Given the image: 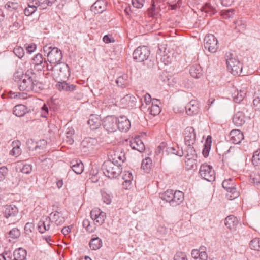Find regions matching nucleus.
<instances>
[{"mask_svg": "<svg viewBox=\"0 0 260 260\" xmlns=\"http://www.w3.org/2000/svg\"><path fill=\"white\" fill-rule=\"evenodd\" d=\"M13 148L10 151V154L13 156H18L21 153V150L20 148V142L13 143Z\"/></svg>", "mask_w": 260, "mask_h": 260, "instance_id": "41", "label": "nucleus"}, {"mask_svg": "<svg viewBox=\"0 0 260 260\" xmlns=\"http://www.w3.org/2000/svg\"><path fill=\"white\" fill-rule=\"evenodd\" d=\"M173 194V190H167L160 196V198L167 202L169 203L171 205V202L172 200V197Z\"/></svg>", "mask_w": 260, "mask_h": 260, "instance_id": "42", "label": "nucleus"}, {"mask_svg": "<svg viewBox=\"0 0 260 260\" xmlns=\"http://www.w3.org/2000/svg\"><path fill=\"white\" fill-rule=\"evenodd\" d=\"M150 55V50L147 46L137 47L133 52V59L137 62H141L148 59Z\"/></svg>", "mask_w": 260, "mask_h": 260, "instance_id": "7", "label": "nucleus"}, {"mask_svg": "<svg viewBox=\"0 0 260 260\" xmlns=\"http://www.w3.org/2000/svg\"><path fill=\"white\" fill-rule=\"evenodd\" d=\"M230 194H228V196L230 198V199H234L238 197V192L236 191V189L234 185L231 187V188L226 190Z\"/></svg>", "mask_w": 260, "mask_h": 260, "instance_id": "50", "label": "nucleus"}, {"mask_svg": "<svg viewBox=\"0 0 260 260\" xmlns=\"http://www.w3.org/2000/svg\"><path fill=\"white\" fill-rule=\"evenodd\" d=\"M252 164L255 166L260 167V150L255 151L252 156Z\"/></svg>", "mask_w": 260, "mask_h": 260, "instance_id": "47", "label": "nucleus"}, {"mask_svg": "<svg viewBox=\"0 0 260 260\" xmlns=\"http://www.w3.org/2000/svg\"><path fill=\"white\" fill-rule=\"evenodd\" d=\"M184 200V193L180 191H173L172 200L171 202V206H176L180 204Z\"/></svg>", "mask_w": 260, "mask_h": 260, "instance_id": "20", "label": "nucleus"}, {"mask_svg": "<svg viewBox=\"0 0 260 260\" xmlns=\"http://www.w3.org/2000/svg\"><path fill=\"white\" fill-rule=\"evenodd\" d=\"M56 0H38L36 1V4L40 6L41 9H46L47 6H51Z\"/></svg>", "mask_w": 260, "mask_h": 260, "instance_id": "37", "label": "nucleus"}, {"mask_svg": "<svg viewBox=\"0 0 260 260\" xmlns=\"http://www.w3.org/2000/svg\"><path fill=\"white\" fill-rule=\"evenodd\" d=\"M26 251L22 248L16 249L13 253V260H26Z\"/></svg>", "mask_w": 260, "mask_h": 260, "instance_id": "32", "label": "nucleus"}, {"mask_svg": "<svg viewBox=\"0 0 260 260\" xmlns=\"http://www.w3.org/2000/svg\"><path fill=\"white\" fill-rule=\"evenodd\" d=\"M125 158L124 153L119 149L110 152L109 155V160H111L112 162L116 164L121 165L124 161Z\"/></svg>", "mask_w": 260, "mask_h": 260, "instance_id": "12", "label": "nucleus"}, {"mask_svg": "<svg viewBox=\"0 0 260 260\" xmlns=\"http://www.w3.org/2000/svg\"><path fill=\"white\" fill-rule=\"evenodd\" d=\"M233 122L237 126L242 125L245 122L244 113L242 111L236 112L233 117Z\"/></svg>", "mask_w": 260, "mask_h": 260, "instance_id": "23", "label": "nucleus"}, {"mask_svg": "<svg viewBox=\"0 0 260 260\" xmlns=\"http://www.w3.org/2000/svg\"><path fill=\"white\" fill-rule=\"evenodd\" d=\"M90 248L92 250L99 249L102 246V240L96 235H93L89 243Z\"/></svg>", "mask_w": 260, "mask_h": 260, "instance_id": "26", "label": "nucleus"}, {"mask_svg": "<svg viewBox=\"0 0 260 260\" xmlns=\"http://www.w3.org/2000/svg\"><path fill=\"white\" fill-rule=\"evenodd\" d=\"M229 137L230 141L235 144H239L244 138L243 133L239 129L231 131Z\"/></svg>", "mask_w": 260, "mask_h": 260, "instance_id": "14", "label": "nucleus"}, {"mask_svg": "<svg viewBox=\"0 0 260 260\" xmlns=\"http://www.w3.org/2000/svg\"><path fill=\"white\" fill-rule=\"evenodd\" d=\"M43 51L47 54V61L50 64L55 66L61 63L62 54L59 48L46 45L43 47Z\"/></svg>", "mask_w": 260, "mask_h": 260, "instance_id": "4", "label": "nucleus"}, {"mask_svg": "<svg viewBox=\"0 0 260 260\" xmlns=\"http://www.w3.org/2000/svg\"><path fill=\"white\" fill-rule=\"evenodd\" d=\"M204 46L211 53H215L218 49L217 39L212 34L206 35L204 40Z\"/></svg>", "mask_w": 260, "mask_h": 260, "instance_id": "8", "label": "nucleus"}, {"mask_svg": "<svg viewBox=\"0 0 260 260\" xmlns=\"http://www.w3.org/2000/svg\"><path fill=\"white\" fill-rule=\"evenodd\" d=\"M235 29L237 30L238 31L242 32L245 30L246 25L243 20H237L235 22Z\"/></svg>", "mask_w": 260, "mask_h": 260, "instance_id": "46", "label": "nucleus"}, {"mask_svg": "<svg viewBox=\"0 0 260 260\" xmlns=\"http://www.w3.org/2000/svg\"><path fill=\"white\" fill-rule=\"evenodd\" d=\"M186 113L191 116L197 114L199 111L198 102L196 100L190 101L185 106Z\"/></svg>", "mask_w": 260, "mask_h": 260, "instance_id": "16", "label": "nucleus"}, {"mask_svg": "<svg viewBox=\"0 0 260 260\" xmlns=\"http://www.w3.org/2000/svg\"><path fill=\"white\" fill-rule=\"evenodd\" d=\"M212 143V138L211 136H208L205 143L204 145V148L203 149L202 153L205 157H207L209 153V151L211 149Z\"/></svg>", "mask_w": 260, "mask_h": 260, "instance_id": "34", "label": "nucleus"}, {"mask_svg": "<svg viewBox=\"0 0 260 260\" xmlns=\"http://www.w3.org/2000/svg\"><path fill=\"white\" fill-rule=\"evenodd\" d=\"M238 223V219L233 215L228 216L225 219L224 224L229 229H234Z\"/></svg>", "mask_w": 260, "mask_h": 260, "instance_id": "29", "label": "nucleus"}, {"mask_svg": "<svg viewBox=\"0 0 260 260\" xmlns=\"http://www.w3.org/2000/svg\"><path fill=\"white\" fill-rule=\"evenodd\" d=\"M246 94V91L245 90H236L232 93V96L235 102L239 103L243 101Z\"/></svg>", "mask_w": 260, "mask_h": 260, "instance_id": "28", "label": "nucleus"}, {"mask_svg": "<svg viewBox=\"0 0 260 260\" xmlns=\"http://www.w3.org/2000/svg\"><path fill=\"white\" fill-rule=\"evenodd\" d=\"M57 89L60 91L73 92L76 89V86L74 84L67 83L64 81H59L56 85Z\"/></svg>", "mask_w": 260, "mask_h": 260, "instance_id": "17", "label": "nucleus"}, {"mask_svg": "<svg viewBox=\"0 0 260 260\" xmlns=\"http://www.w3.org/2000/svg\"><path fill=\"white\" fill-rule=\"evenodd\" d=\"M26 145L30 150H37L39 147L37 143L34 142L32 139H28L27 141Z\"/></svg>", "mask_w": 260, "mask_h": 260, "instance_id": "57", "label": "nucleus"}, {"mask_svg": "<svg viewBox=\"0 0 260 260\" xmlns=\"http://www.w3.org/2000/svg\"><path fill=\"white\" fill-rule=\"evenodd\" d=\"M184 142L186 146H192L196 140L194 129L192 127H187L184 131Z\"/></svg>", "mask_w": 260, "mask_h": 260, "instance_id": "10", "label": "nucleus"}, {"mask_svg": "<svg viewBox=\"0 0 260 260\" xmlns=\"http://www.w3.org/2000/svg\"><path fill=\"white\" fill-rule=\"evenodd\" d=\"M38 5L36 4H28V7L26 8L24 10V13L26 16H30L32 14L37 10Z\"/></svg>", "mask_w": 260, "mask_h": 260, "instance_id": "45", "label": "nucleus"}, {"mask_svg": "<svg viewBox=\"0 0 260 260\" xmlns=\"http://www.w3.org/2000/svg\"><path fill=\"white\" fill-rule=\"evenodd\" d=\"M201 10L202 12H204L209 16H212L215 14L217 11L215 8L211 5L209 3H206L201 8Z\"/></svg>", "mask_w": 260, "mask_h": 260, "instance_id": "35", "label": "nucleus"}, {"mask_svg": "<svg viewBox=\"0 0 260 260\" xmlns=\"http://www.w3.org/2000/svg\"><path fill=\"white\" fill-rule=\"evenodd\" d=\"M199 174L203 179L209 182L214 181L215 179V173L213 167L206 163L201 166Z\"/></svg>", "mask_w": 260, "mask_h": 260, "instance_id": "5", "label": "nucleus"}, {"mask_svg": "<svg viewBox=\"0 0 260 260\" xmlns=\"http://www.w3.org/2000/svg\"><path fill=\"white\" fill-rule=\"evenodd\" d=\"M13 80L17 83L20 91L37 92L44 88L43 85L36 80V75L32 69L27 70L25 74L16 72L13 76Z\"/></svg>", "mask_w": 260, "mask_h": 260, "instance_id": "1", "label": "nucleus"}, {"mask_svg": "<svg viewBox=\"0 0 260 260\" xmlns=\"http://www.w3.org/2000/svg\"><path fill=\"white\" fill-rule=\"evenodd\" d=\"M106 8V3L103 0H98L91 7V11L95 14L102 13Z\"/></svg>", "mask_w": 260, "mask_h": 260, "instance_id": "19", "label": "nucleus"}, {"mask_svg": "<svg viewBox=\"0 0 260 260\" xmlns=\"http://www.w3.org/2000/svg\"><path fill=\"white\" fill-rule=\"evenodd\" d=\"M9 236L13 239L18 238L20 235V232L17 228H13L9 232Z\"/></svg>", "mask_w": 260, "mask_h": 260, "instance_id": "59", "label": "nucleus"}, {"mask_svg": "<svg viewBox=\"0 0 260 260\" xmlns=\"http://www.w3.org/2000/svg\"><path fill=\"white\" fill-rule=\"evenodd\" d=\"M102 170L106 177L113 179L120 175L122 172V167L121 164H114L111 160H108L102 165Z\"/></svg>", "mask_w": 260, "mask_h": 260, "instance_id": "3", "label": "nucleus"}, {"mask_svg": "<svg viewBox=\"0 0 260 260\" xmlns=\"http://www.w3.org/2000/svg\"><path fill=\"white\" fill-rule=\"evenodd\" d=\"M87 122L91 129H96L101 125V117L98 115L91 114L90 115Z\"/></svg>", "mask_w": 260, "mask_h": 260, "instance_id": "18", "label": "nucleus"}, {"mask_svg": "<svg viewBox=\"0 0 260 260\" xmlns=\"http://www.w3.org/2000/svg\"><path fill=\"white\" fill-rule=\"evenodd\" d=\"M167 144L165 142H162L157 147L156 149L155 153L157 155H159L161 153V152L164 151V149L166 148Z\"/></svg>", "mask_w": 260, "mask_h": 260, "instance_id": "64", "label": "nucleus"}, {"mask_svg": "<svg viewBox=\"0 0 260 260\" xmlns=\"http://www.w3.org/2000/svg\"><path fill=\"white\" fill-rule=\"evenodd\" d=\"M249 247L252 250L260 251V238H255L251 240L249 243Z\"/></svg>", "mask_w": 260, "mask_h": 260, "instance_id": "40", "label": "nucleus"}, {"mask_svg": "<svg viewBox=\"0 0 260 260\" xmlns=\"http://www.w3.org/2000/svg\"><path fill=\"white\" fill-rule=\"evenodd\" d=\"M186 146L185 158H197V154L193 146Z\"/></svg>", "mask_w": 260, "mask_h": 260, "instance_id": "39", "label": "nucleus"}, {"mask_svg": "<svg viewBox=\"0 0 260 260\" xmlns=\"http://www.w3.org/2000/svg\"><path fill=\"white\" fill-rule=\"evenodd\" d=\"M222 185L226 190H228L231 187L234 185V180L231 178L224 180L222 182Z\"/></svg>", "mask_w": 260, "mask_h": 260, "instance_id": "56", "label": "nucleus"}, {"mask_svg": "<svg viewBox=\"0 0 260 260\" xmlns=\"http://www.w3.org/2000/svg\"><path fill=\"white\" fill-rule=\"evenodd\" d=\"M165 0H152V3L151 7L148 9L149 12L151 14L153 15L156 10V6L161 10V3L164 2Z\"/></svg>", "mask_w": 260, "mask_h": 260, "instance_id": "38", "label": "nucleus"}, {"mask_svg": "<svg viewBox=\"0 0 260 260\" xmlns=\"http://www.w3.org/2000/svg\"><path fill=\"white\" fill-rule=\"evenodd\" d=\"M117 128L121 132H127L131 127V122L125 116L117 118Z\"/></svg>", "mask_w": 260, "mask_h": 260, "instance_id": "13", "label": "nucleus"}, {"mask_svg": "<svg viewBox=\"0 0 260 260\" xmlns=\"http://www.w3.org/2000/svg\"><path fill=\"white\" fill-rule=\"evenodd\" d=\"M152 165V160L149 157H147L143 160L141 164V168L144 170L148 171L151 168Z\"/></svg>", "mask_w": 260, "mask_h": 260, "instance_id": "44", "label": "nucleus"}, {"mask_svg": "<svg viewBox=\"0 0 260 260\" xmlns=\"http://www.w3.org/2000/svg\"><path fill=\"white\" fill-rule=\"evenodd\" d=\"M123 179L124 180L123 185L125 186L127 188V185L129 186L133 180L132 173L129 172H125L123 176Z\"/></svg>", "mask_w": 260, "mask_h": 260, "instance_id": "43", "label": "nucleus"}, {"mask_svg": "<svg viewBox=\"0 0 260 260\" xmlns=\"http://www.w3.org/2000/svg\"><path fill=\"white\" fill-rule=\"evenodd\" d=\"M185 168L186 170H189L193 169L197 167V158H185Z\"/></svg>", "mask_w": 260, "mask_h": 260, "instance_id": "36", "label": "nucleus"}, {"mask_svg": "<svg viewBox=\"0 0 260 260\" xmlns=\"http://www.w3.org/2000/svg\"><path fill=\"white\" fill-rule=\"evenodd\" d=\"M49 109L47 105L45 104L41 108V116L42 117L46 118L48 114Z\"/></svg>", "mask_w": 260, "mask_h": 260, "instance_id": "63", "label": "nucleus"}, {"mask_svg": "<svg viewBox=\"0 0 260 260\" xmlns=\"http://www.w3.org/2000/svg\"><path fill=\"white\" fill-rule=\"evenodd\" d=\"M32 170L31 166L29 164H23L22 168L20 169L21 172L24 174H29Z\"/></svg>", "mask_w": 260, "mask_h": 260, "instance_id": "62", "label": "nucleus"}, {"mask_svg": "<svg viewBox=\"0 0 260 260\" xmlns=\"http://www.w3.org/2000/svg\"><path fill=\"white\" fill-rule=\"evenodd\" d=\"M117 117L110 116L104 118L103 126L108 132H114L117 129Z\"/></svg>", "mask_w": 260, "mask_h": 260, "instance_id": "9", "label": "nucleus"}, {"mask_svg": "<svg viewBox=\"0 0 260 260\" xmlns=\"http://www.w3.org/2000/svg\"><path fill=\"white\" fill-rule=\"evenodd\" d=\"M27 112L26 107L22 104L17 105L14 107L13 114L17 117H21Z\"/></svg>", "mask_w": 260, "mask_h": 260, "instance_id": "31", "label": "nucleus"}, {"mask_svg": "<svg viewBox=\"0 0 260 260\" xmlns=\"http://www.w3.org/2000/svg\"><path fill=\"white\" fill-rule=\"evenodd\" d=\"M251 183L258 185L260 183V173H253L250 175Z\"/></svg>", "mask_w": 260, "mask_h": 260, "instance_id": "52", "label": "nucleus"}, {"mask_svg": "<svg viewBox=\"0 0 260 260\" xmlns=\"http://www.w3.org/2000/svg\"><path fill=\"white\" fill-rule=\"evenodd\" d=\"M131 146L132 149L140 152H143L145 150V145L139 137H135L131 141Z\"/></svg>", "mask_w": 260, "mask_h": 260, "instance_id": "21", "label": "nucleus"}, {"mask_svg": "<svg viewBox=\"0 0 260 260\" xmlns=\"http://www.w3.org/2000/svg\"><path fill=\"white\" fill-rule=\"evenodd\" d=\"M102 197L103 202L106 204H110L111 203L112 198L110 194L104 192L102 193Z\"/></svg>", "mask_w": 260, "mask_h": 260, "instance_id": "60", "label": "nucleus"}, {"mask_svg": "<svg viewBox=\"0 0 260 260\" xmlns=\"http://www.w3.org/2000/svg\"><path fill=\"white\" fill-rule=\"evenodd\" d=\"M127 76L126 75L119 76L116 80V82L118 86L123 87L127 83Z\"/></svg>", "mask_w": 260, "mask_h": 260, "instance_id": "48", "label": "nucleus"}, {"mask_svg": "<svg viewBox=\"0 0 260 260\" xmlns=\"http://www.w3.org/2000/svg\"><path fill=\"white\" fill-rule=\"evenodd\" d=\"M225 59L228 70L234 75L240 74L242 70V65L237 58L234 52L229 51L226 53Z\"/></svg>", "mask_w": 260, "mask_h": 260, "instance_id": "2", "label": "nucleus"}, {"mask_svg": "<svg viewBox=\"0 0 260 260\" xmlns=\"http://www.w3.org/2000/svg\"><path fill=\"white\" fill-rule=\"evenodd\" d=\"M32 63L35 70L42 71L45 68L47 61L43 57L42 54L38 53L33 57Z\"/></svg>", "mask_w": 260, "mask_h": 260, "instance_id": "11", "label": "nucleus"}, {"mask_svg": "<svg viewBox=\"0 0 260 260\" xmlns=\"http://www.w3.org/2000/svg\"><path fill=\"white\" fill-rule=\"evenodd\" d=\"M174 260H187V259L185 253L178 252L174 255Z\"/></svg>", "mask_w": 260, "mask_h": 260, "instance_id": "61", "label": "nucleus"}, {"mask_svg": "<svg viewBox=\"0 0 260 260\" xmlns=\"http://www.w3.org/2000/svg\"><path fill=\"white\" fill-rule=\"evenodd\" d=\"M166 151L168 154H175L179 157H182L184 155L182 148H180L178 146L176 147H168Z\"/></svg>", "mask_w": 260, "mask_h": 260, "instance_id": "33", "label": "nucleus"}, {"mask_svg": "<svg viewBox=\"0 0 260 260\" xmlns=\"http://www.w3.org/2000/svg\"><path fill=\"white\" fill-rule=\"evenodd\" d=\"M14 54L19 58H21L24 56V50L21 47H16L13 49Z\"/></svg>", "mask_w": 260, "mask_h": 260, "instance_id": "53", "label": "nucleus"}, {"mask_svg": "<svg viewBox=\"0 0 260 260\" xmlns=\"http://www.w3.org/2000/svg\"><path fill=\"white\" fill-rule=\"evenodd\" d=\"M4 216L10 221L14 222L18 220L19 211L14 205H6L3 210Z\"/></svg>", "mask_w": 260, "mask_h": 260, "instance_id": "6", "label": "nucleus"}, {"mask_svg": "<svg viewBox=\"0 0 260 260\" xmlns=\"http://www.w3.org/2000/svg\"><path fill=\"white\" fill-rule=\"evenodd\" d=\"M49 219L57 225H61L65 222V218L63 216L62 213L58 211L52 212L50 214Z\"/></svg>", "mask_w": 260, "mask_h": 260, "instance_id": "15", "label": "nucleus"}, {"mask_svg": "<svg viewBox=\"0 0 260 260\" xmlns=\"http://www.w3.org/2000/svg\"><path fill=\"white\" fill-rule=\"evenodd\" d=\"M189 73L192 77L196 79L200 78L203 75V70L199 64L192 65L189 69Z\"/></svg>", "mask_w": 260, "mask_h": 260, "instance_id": "25", "label": "nucleus"}, {"mask_svg": "<svg viewBox=\"0 0 260 260\" xmlns=\"http://www.w3.org/2000/svg\"><path fill=\"white\" fill-rule=\"evenodd\" d=\"M59 72L58 76L60 77L61 81L66 79H68L70 76V72L69 67L67 64H63L59 68Z\"/></svg>", "mask_w": 260, "mask_h": 260, "instance_id": "27", "label": "nucleus"}, {"mask_svg": "<svg viewBox=\"0 0 260 260\" xmlns=\"http://www.w3.org/2000/svg\"><path fill=\"white\" fill-rule=\"evenodd\" d=\"M19 7V4L16 2H8L5 5V8L10 11L16 10Z\"/></svg>", "mask_w": 260, "mask_h": 260, "instance_id": "58", "label": "nucleus"}, {"mask_svg": "<svg viewBox=\"0 0 260 260\" xmlns=\"http://www.w3.org/2000/svg\"><path fill=\"white\" fill-rule=\"evenodd\" d=\"M94 141V139L90 138L88 140H83L82 142V145L83 148H87L89 150H92L93 149L92 146V143Z\"/></svg>", "mask_w": 260, "mask_h": 260, "instance_id": "54", "label": "nucleus"}, {"mask_svg": "<svg viewBox=\"0 0 260 260\" xmlns=\"http://www.w3.org/2000/svg\"><path fill=\"white\" fill-rule=\"evenodd\" d=\"M70 167L73 171L77 174L82 173L84 170V165L81 160H72L70 162Z\"/></svg>", "mask_w": 260, "mask_h": 260, "instance_id": "22", "label": "nucleus"}, {"mask_svg": "<svg viewBox=\"0 0 260 260\" xmlns=\"http://www.w3.org/2000/svg\"><path fill=\"white\" fill-rule=\"evenodd\" d=\"M181 0H168L167 3L172 10H175L180 7Z\"/></svg>", "mask_w": 260, "mask_h": 260, "instance_id": "49", "label": "nucleus"}, {"mask_svg": "<svg viewBox=\"0 0 260 260\" xmlns=\"http://www.w3.org/2000/svg\"><path fill=\"white\" fill-rule=\"evenodd\" d=\"M50 220L48 217H45L38 222V228L39 232L44 233L45 231L50 229Z\"/></svg>", "mask_w": 260, "mask_h": 260, "instance_id": "24", "label": "nucleus"}, {"mask_svg": "<svg viewBox=\"0 0 260 260\" xmlns=\"http://www.w3.org/2000/svg\"><path fill=\"white\" fill-rule=\"evenodd\" d=\"M102 213H105L102 211L99 208H94L90 212V217L92 219H96L101 216Z\"/></svg>", "mask_w": 260, "mask_h": 260, "instance_id": "55", "label": "nucleus"}, {"mask_svg": "<svg viewBox=\"0 0 260 260\" xmlns=\"http://www.w3.org/2000/svg\"><path fill=\"white\" fill-rule=\"evenodd\" d=\"M192 257L195 260H207L208 255L204 251H200L198 249H193L191 252Z\"/></svg>", "mask_w": 260, "mask_h": 260, "instance_id": "30", "label": "nucleus"}, {"mask_svg": "<svg viewBox=\"0 0 260 260\" xmlns=\"http://www.w3.org/2000/svg\"><path fill=\"white\" fill-rule=\"evenodd\" d=\"M148 111L150 114L155 116L160 113L161 109L159 106H151L148 108Z\"/></svg>", "mask_w": 260, "mask_h": 260, "instance_id": "51", "label": "nucleus"}]
</instances>
